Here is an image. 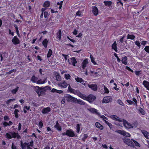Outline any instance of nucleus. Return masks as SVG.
Listing matches in <instances>:
<instances>
[{"instance_id":"1","label":"nucleus","mask_w":149,"mask_h":149,"mask_svg":"<svg viewBox=\"0 0 149 149\" xmlns=\"http://www.w3.org/2000/svg\"><path fill=\"white\" fill-rule=\"evenodd\" d=\"M5 136L6 138L8 139H11L12 138H17L18 139L21 138L20 136L18 133H16L14 132H9L6 134Z\"/></svg>"},{"instance_id":"2","label":"nucleus","mask_w":149,"mask_h":149,"mask_svg":"<svg viewBox=\"0 0 149 149\" xmlns=\"http://www.w3.org/2000/svg\"><path fill=\"white\" fill-rule=\"evenodd\" d=\"M33 146V142L32 141L29 143L24 142L23 143L22 141H21V146L22 149H32L30 147Z\"/></svg>"},{"instance_id":"3","label":"nucleus","mask_w":149,"mask_h":149,"mask_svg":"<svg viewBox=\"0 0 149 149\" xmlns=\"http://www.w3.org/2000/svg\"><path fill=\"white\" fill-rule=\"evenodd\" d=\"M64 97L66 98V101L68 102H71L73 103L76 102V98L69 94H66L64 96Z\"/></svg>"},{"instance_id":"4","label":"nucleus","mask_w":149,"mask_h":149,"mask_svg":"<svg viewBox=\"0 0 149 149\" xmlns=\"http://www.w3.org/2000/svg\"><path fill=\"white\" fill-rule=\"evenodd\" d=\"M123 140L124 142L126 144L134 148V146L133 142H132V140H130L127 138H124L123 139Z\"/></svg>"},{"instance_id":"5","label":"nucleus","mask_w":149,"mask_h":149,"mask_svg":"<svg viewBox=\"0 0 149 149\" xmlns=\"http://www.w3.org/2000/svg\"><path fill=\"white\" fill-rule=\"evenodd\" d=\"M85 98L83 99L84 100H86L90 103L93 102L96 99V97L93 95L90 94L87 97L85 95Z\"/></svg>"},{"instance_id":"6","label":"nucleus","mask_w":149,"mask_h":149,"mask_svg":"<svg viewBox=\"0 0 149 149\" xmlns=\"http://www.w3.org/2000/svg\"><path fill=\"white\" fill-rule=\"evenodd\" d=\"M49 87L47 86L45 87H41L39 93L38 95L39 96L45 95V92L46 91L47 89H48Z\"/></svg>"},{"instance_id":"7","label":"nucleus","mask_w":149,"mask_h":149,"mask_svg":"<svg viewBox=\"0 0 149 149\" xmlns=\"http://www.w3.org/2000/svg\"><path fill=\"white\" fill-rule=\"evenodd\" d=\"M73 93L77 95L82 99L85 98V95L82 94L79 91L75 90Z\"/></svg>"},{"instance_id":"8","label":"nucleus","mask_w":149,"mask_h":149,"mask_svg":"<svg viewBox=\"0 0 149 149\" xmlns=\"http://www.w3.org/2000/svg\"><path fill=\"white\" fill-rule=\"evenodd\" d=\"M124 125L125 127L128 128H132L133 126L130 123L128 122L126 120L123 119Z\"/></svg>"},{"instance_id":"9","label":"nucleus","mask_w":149,"mask_h":149,"mask_svg":"<svg viewBox=\"0 0 149 149\" xmlns=\"http://www.w3.org/2000/svg\"><path fill=\"white\" fill-rule=\"evenodd\" d=\"M112 99L110 96H106L104 97L102 100V103H107L111 102Z\"/></svg>"},{"instance_id":"10","label":"nucleus","mask_w":149,"mask_h":149,"mask_svg":"<svg viewBox=\"0 0 149 149\" xmlns=\"http://www.w3.org/2000/svg\"><path fill=\"white\" fill-rule=\"evenodd\" d=\"M132 100L133 101L131 100H127V102L130 105L133 104L136 106L137 107V101L136 99L135 98H133Z\"/></svg>"},{"instance_id":"11","label":"nucleus","mask_w":149,"mask_h":149,"mask_svg":"<svg viewBox=\"0 0 149 149\" xmlns=\"http://www.w3.org/2000/svg\"><path fill=\"white\" fill-rule=\"evenodd\" d=\"M12 42L15 45H17L20 42V41L17 36H15L12 40Z\"/></svg>"},{"instance_id":"12","label":"nucleus","mask_w":149,"mask_h":149,"mask_svg":"<svg viewBox=\"0 0 149 149\" xmlns=\"http://www.w3.org/2000/svg\"><path fill=\"white\" fill-rule=\"evenodd\" d=\"M57 85L61 88H65L67 87L68 84L65 81H63L62 82L58 84Z\"/></svg>"},{"instance_id":"13","label":"nucleus","mask_w":149,"mask_h":149,"mask_svg":"<svg viewBox=\"0 0 149 149\" xmlns=\"http://www.w3.org/2000/svg\"><path fill=\"white\" fill-rule=\"evenodd\" d=\"M67 136L71 137H74L75 136V134L74 131L72 130L69 129L67 130Z\"/></svg>"},{"instance_id":"14","label":"nucleus","mask_w":149,"mask_h":149,"mask_svg":"<svg viewBox=\"0 0 149 149\" xmlns=\"http://www.w3.org/2000/svg\"><path fill=\"white\" fill-rule=\"evenodd\" d=\"M141 132L145 137L147 139H149V133L145 130H141Z\"/></svg>"},{"instance_id":"15","label":"nucleus","mask_w":149,"mask_h":149,"mask_svg":"<svg viewBox=\"0 0 149 149\" xmlns=\"http://www.w3.org/2000/svg\"><path fill=\"white\" fill-rule=\"evenodd\" d=\"M88 63V60L87 59H85L84 61L82 63V69L81 70L82 72H84V71L83 70L86 67V65Z\"/></svg>"},{"instance_id":"16","label":"nucleus","mask_w":149,"mask_h":149,"mask_svg":"<svg viewBox=\"0 0 149 149\" xmlns=\"http://www.w3.org/2000/svg\"><path fill=\"white\" fill-rule=\"evenodd\" d=\"M70 60L71 61V63L74 66H75V64L77 63V61L76 60L75 58L74 57H72L70 58ZM68 61L69 63V64H71V63H70V60L69 59L68 60Z\"/></svg>"},{"instance_id":"17","label":"nucleus","mask_w":149,"mask_h":149,"mask_svg":"<svg viewBox=\"0 0 149 149\" xmlns=\"http://www.w3.org/2000/svg\"><path fill=\"white\" fill-rule=\"evenodd\" d=\"M92 12L95 15H97L98 14V8L95 6L93 7Z\"/></svg>"},{"instance_id":"18","label":"nucleus","mask_w":149,"mask_h":149,"mask_svg":"<svg viewBox=\"0 0 149 149\" xmlns=\"http://www.w3.org/2000/svg\"><path fill=\"white\" fill-rule=\"evenodd\" d=\"M88 86L89 88H91L92 90L94 91H96L97 89V85L96 84H88Z\"/></svg>"},{"instance_id":"19","label":"nucleus","mask_w":149,"mask_h":149,"mask_svg":"<svg viewBox=\"0 0 149 149\" xmlns=\"http://www.w3.org/2000/svg\"><path fill=\"white\" fill-rule=\"evenodd\" d=\"M111 119L113 120L118 121L120 122H123V120H122L120 118H119L115 115L112 116H111Z\"/></svg>"},{"instance_id":"20","label":"nucleus","mask_w":149,"mask_h":149,"mask_svg":"<svg viewBox=\"0 0 149 149\" xmlns=\"http://www.w3.org/2000/svg\"><path fill=\"white\" fill-rule=\"evenodd\" d=\"M50 111L51 109L50 107H47L44 108L42 110V113L44 114H45L48 113Z\"/></svg>"},{"instance_id":"21","label":"nucleus","mask_w":149,"mask_h":149,"mask_svg":"<svg viewBox=\"0 0 149 149\" xmlns=\"http://www.w3.org/2000/svg\"><path fill=\"white\" fill-rule=\"evenodd\" d=\"M38 78L36 77L35 75H33L31 79V81L33 83H36L38 81Z\"/></svg>"},{"instance_id":"22","label":"nucleus","mask_w":149,"mask_h":149,"mask_svg":"<svg viewBox=\"0 0 149 149\" xmlns=\"http://www.w3.org/2000/svg\"><path fill=\"white\" fill-rule=\"evenodd\" d=\"M56 38H58L60 40L61 36V30H59L58 32L56 33Z\"/></svg>"},{"instance_id":"23","label":"nucleus","mask_w":149,"mask_h":149,"mask_svg":"<svg viewBox=\"0 0 149 149\" xmlns=\"http://www.w3.org/2000/svg\"><path fill=\"white\" fill-rule=\"evenodd\" d=\"M95 125L97 128L99 129L100 130H102L103 129V126L98 122L95 123Z\"/></svg>"},{"instance_id":"24","label":"nucleus","mask_w":149,"mask_h":149,"mask_svg":"<svg viewBox=\"0 0 149 149\" xmlns=\"http://www.w3.org/2000/svg\"><path fill=\"white\" fill-rule=\"evenodd\" d=\"M121 61L125 65H127V58L126 56L123 57Z\"/></svg>"},{"instance_id":"25","label":"nucleus","mask_w":149,"mask_h":149,"mask_svg":"<svg viewBox=\"0 0 149 149\" xmlns=\"http://www.w3.org/2000/svg\"><path fill=\"white\" fill-rule=\"evenodd\" d=\"M88 110L92 113H96L98 115H99L100 114L97 112V110L95 108H91L88 109Z\"/></svg>"},{"instance_id":"26","label":"nucleus","mask_w":149,"mask_h":149,"mask_svg":"<svg viewBox=\"0 0 149 149\" xmlns=\"http://www.w3.org/2000/svg\"><path fill=\"white\" fill-rule=\"evenodd\" d=\"M78 103L81 105H84L85 104V102L83 101L80 99L78 100L77 98H76V102H75V103Z\"/></svg>"},{"instance_id":"27","label":"nucleus","mask_w":149,"mask_h":149,"mask_svg":"<svg viewBox=\"0 0 149 149\" xmlns=\"http://www.w3.org/2000/svg\"><path fill=\"white\" fill-rule=\"evenodd\" d=\"M54 127L58 131H61V128L60 125L58 121L56 122V124L54 125Z\"/></svg>"},{"instance_id":"28","label":"nucleus","mask_w":149,"mask_h":149,"mask_svg":"<svg viewBox=\"0 0 149 149\" xmlns=\"http://www.w3.org/2000/svg\"><path fill=\"white\" fill-rule=\"evenodd\" d=\"M143 84L148 90H149V82L144 80L143 81Z\"/></svg>"},{"instance_id":"29","label":"nucleus","mask_w":149,"mask_h":149,"mask_svg":"<svg viewBox=\"0 0 149 149\" xmlns=\"http://www.w3.org/2000/svg\"><path fill=\"white\" fill-rule=\"evenodd\" d=\"M55 75L56 80L58 81H61V78L59 74L57 73Z\"/></svg>"},{"instance_id":"30","label":"nucleus","mask_w":149,"mask_h":149,"mask_svg":"<svg viewBox=\"0 0 149 149\" xmlns=\"http://www.w3.org/2000/svg\"><path fill=\"white\" fill-rule=\"evenodd\" d=\"M33 87L34 88L35 91L36 92L38 95L39 93V91H40L41 87H39L38 86H33Z\"/></svg>"},{"instance_id":"31","label":"nucleus","mask_w":149,"mask_h":149,"mask_svg":"<svg viewBox=\"0 0 149 149\" xmlns=\"http://www.w3.org/2000/svg\"><path fill=\"white\" fill-rule=\"evenodd\" d=\"M116 45V41H115L112 45V47L113 49H114L116 52H117V50Z\"/></svg>"},{"instance_id":"32","label":"nucleus","mask_w":149,"mask_h":149,"mask_svg":"<svg viewBox=\"0 0 149 149\" xmlns=\"http://www.w3.org/2000/svg\"><path fill=\"white\" fill-rule=\"evenodd\" d=\"M122 135L125 136L130 137V135L129 133L124 130H123Z\"/></svg>"},{"instance_id":"33","label":"nucleus","mask_w":149,"mask_h":149,"mask_svg":"<svg viewBox=\"0 0 149 149\" xmlns=\"http://www.w3.org/2000/svg\"><path fill=\"white\" fill-rule=\"evenodd\" d=\"M75 79L78 82L82 83L84 82V80L81 78L78 77L75 78Z\"/></svg>"},{"instance_id":"34","label":"nucleus","mask_w":149,"mask_h":149,"mask_svg":"<svg viewBox=\"0 0 149 149\" xmlns=\"http://www.w3.org/2000/svg\"><path fill=\"white\" fill-rule=\"evenodd\" d=\"M135 38V36L133 35L128 34L127 36V39L131 40H134Z\"/></svg>"},{"instance_id":"35","label":"nucleus","mask_w":149,"mask_h":149,"mask_svg":"<svg viewBox=\"0 0 149 149\" xmlns=\"http://www.w3.org/2000/svg\"><path fill=\"white\" fill-rule=\"evenodd\" d=\"M46 80V79H45L43 80H42V79H40L39 80H38L37 81V84H43L45 83Z\"/></svg>"},{"instance_id":"36","label":"nucleus","mask_w":149,"mask_h":149,"mask_svg":"<svg viewBox=\"0 0 149 149\" xmlns=\"http://www.w3.org/2000/svg\"><path fill=\"white\" fill-rule=\"evenodd\" d=\"M68 90L69 91L72 93H73L74 91L75 90L74 89L72 88L70 86V85L69 84H68Z\"/></svg>"},{"instance_id":"37","label":"nucleus","mask_w":149,"mask_h":149,"mask_svg":"<svg viewBox=\"0 0 149 149\" xmlns=\"http://www.w3.org/2000/svg\"><path fill=\"white\" fill-rule=\"evenodd\" d=\"M50 5L49 2L48 1H46L44 3L43 6L45 7H47Z\"/></svg>"},{"instance_id":"38","label":"nucleus","mask_w":149,"mask_h":149,"mask_svg":"<svg viewBox=\"0 0 149 149\" xmlns=\"http://www.w3.org/2000/svg\"><path fill=\"white\" fill-rule=\"evenodd\" d=\"M139 110L140 112L142 115H144L145 113V111L141 108L139 107Z\"/></svg>"},{"instance_id":"39","label":"nucleus","mask_w":149,"mask_h":149,"mask_svg":"<svg viewBox=\"0 0 149 149\" xmlns=\"http://www.w3.org/2000/svg\"><path fill=\"white\" fill-rule=\"evenodd\" d=\"M104 3L106 6H110L111 4V1H104Z\"/></svg>"},{"instance_id":"40","label":"nucleus","mask_w":149,"mask_h":149,"mask_svg":"<svg viewBox=\"0 0 149 149\" xmlns=\"http://www.w3.org/2000/svg\"><path fill=\"white\" fill-rule=\"evenodd\" d=\"M47 42L48 41L47 39H45L42 42V44L45 47H47Z\"/></svg>"},{"instance_id":"41","label":"nucleus","mask_w":149,"mask_h":149,"mask_svg":"<svg viewBox=\"0 0 149 149\" xmlns=\"http://www.w3.org/2000/svg\"><path fill=\"white\" fill-rule=\"evenodd\" d=\"M52 54V51L51 49H49V50L47 54V56L49 58L50 57Z\"/></svg>"},{"instance_id":"42","label":"nucleus","mask_w":149,"mask_h":149,"mask_svg":"<svg viewBox=\"0 0 149 149\" xmlns=\"http://www.w3.org/2000/svg\"><path fill=\"white\" fill-rule=\"evenodd\" d=\"M64 75L65 79L67 80L70 79V78L71 77L70 75V74H64Z\"/></svg>"},{"instance_id":"43","label":"nucleus","mask_w":149,"mask_h":149,"mask_svg":"<svg viewBox=\"0 0 149 149\" xmlns=\"http://www.w3.org/2000/svg\"><path fill=\"white\" fill-rule=\"evenodd\" d=\"M15 99H10L7 101L6 102V104L8 105L12 101H13L15 100Z\"/></svg>"},{"instance_id":"44","label":"nucleus","mask_w":149,"mask_h":149,"mask_svg":"<svg viewBox=\"0 0 149 149\" xmlns=\"http://www.w3.org/2000/svg\"><path fill=\"white\" fill-rule=\"evenodd\" d=\"M19 88V87H17L15 89H13L12 91V93L15 94L17 91L18 90Z\"/></svg>"},{"instance_id":"45","label":"nucleus","mask_w":149,"mask_h":149,"mask_svg":"<svg viewBox=\"0 0 149 149\" xmlns=\"http://www.w3.org/2000/svg\"><path fill=\"white\" fill-rule=\"evenodd\" d=\"M104 90L105 91V93H109V91L108 89L105 86H104Z\"/></svg>"},{"instance_id":"46","label":"nucleus","mask_w":149,"mask_h":149,"mask_svg":"<svg viewBox=\"0 0 149 149\" xmlns=\"http://www.w3.org/2000/svg\"><path fill=\"white\" fill-rule=\"evenodd\" d=\"M90 57L91 60V61L95 65L96 64V62L94 61V58L92 56V55H90Z\"/></svg>"},{"instance_id":"47","label":"nucleus","mask_w":149,"mask_h":149,"mask_svg":"<svg viewBox=\"0 0 149 149\" xmlns=\"http://www.w3.org/2000/svg\"><path fill=\"white\" fill-rule=\"evenodd\" d=\"M133 142L134 143L135 145L136 146H138L139 147H140V144L139 143H138L136 141L134 140H133Z\"/></svg>"},{"instance_id":"48","label":"nucleus","mask_w":149,"mask_h":149,"mask_svg":"<svg viewBox=\"0 0 149 149\" xmlns=\"http://www.w3.org/2000/svg\"><path fill=\"white\" fill-rule=\"evenodd\" d=\"M76 127L77 130L76 132L77 133H79L80 130V127L79 124H77Z\"/></svg>"},{"instance_id":"49","label":"nucleus","mask_w":149,"mask_h":149,"mask_svg":"<svg viewBox=\"0 0 149 149\" xmlns=\"http://www.w3.org/2000/svg\"><path fill=\"white\" fill-rule=\"evenodd\" d=\"M135 44L138 47H140L141 46L140 43L138 41H136L135 42Z\"/></svg>"},{"instance_id":"50","label":"nucleus","mask_w":149,"mask_h":149,"mask_svg":"<svg viewBox=\"0 0 149 149\" xmlns=\"http://www.w3.org/2000/svg\"><path fill=\"white\" fill-rule=\"evenodd\" d=\"M100 117L102 118L103 120L105 122L107 121L106 120L107 119V118L105 116H104L102 115L100 116Z\"/></svg>"},{"instance_id":"51","label":"nucleus","mask_w":149,"mask_h":149,"mask_svg":"<svg viewBox=\"0 0 149 149\" xmlns=\"http://www.w3.org/2000/svg\"><path fill=\"white\" fill-rule=\"evenodd\" d=\"M145 50L148 53H149V46H146L144 48Z\"/></svg>"},{"instance_id":"52","label":"nucleus","mask_w":149,"mask_h":149,"mask_svg":"<svg viewBox=\"0 0 149 149\" xmlns=\"http://www.w3.org/2000/svg\"><path fill=\"white\" fill-rule=\"evenodd\" d=\"M114 55L117 58V61L118 62H120V59L118 58L117 55V54L116 53H114Z\"/></svg>"},{"instance_id":"53","label":"nucleus","mask_w":149,"mask_h":149,"mask_svg":"<svg viewBox=\"0 0 149 149\" xmlns=\"http://www.w3.org/2000/svg\"><path fill=\"white\" fill-rule=\"evenodd\" d=\"M117 102L120 105L122 106H124V104L122 101L120 100H117Z\"/></svg>"},{"instance_id":"54","label":"nucleus","mask_w":149,"mask_h":149,"mask_svg":"<svg viewBox=\"0 0 149 149\" xmlns=\"http://www.w3.org/2000/svg\"><path fill=\"white\" fill-rule=\"evenodd\" d=\"M126 69L128 70L129 71L131 72H133V71L128 66H126L125 67Z\"/></svg>"},{"instance_id":"55","label":"nucleus","mask_w":149,"mask_h":149,"mask_svg":"<svg viewBox=\"0 0 149 149\" xmlns=\"http://www.w3.org/2000/svg\"><path fill=\"white\" fill-rule=\"evenodd\" d=\"M44 17L46 18L48 16V13L46 11L44 12L43 13V14Z\"/></svg>"},{"instance_id":"56","label":"nucleus","mask_w":149,"mask_h":149,"mask_svg":"<svg viewBox=\"0 0 149 149\" xmlns=\"http://www.w3.org/2000/svg\"><path fill=\"white\" fill-rule=\"evenodd\" d=\"M140 71H135V73L136 75L139 76L140 74Z\"/></svg>"},{"instance_id":"57","label":"nucleus","mask_w":149,"mask_h":149,"mask_svg":"<svg viewBox=\"0 0 149 149\" xmlns=\"http://www.w3.org/2000/svg\"><path fill=\"white\" fill-rule=\"evenodd\" d=\"M116 132L122 135V132H123V130H118L116 131Z\"/></svg>"},{"instance_id":"58","label":"nucleus","mask_w":149,"mask_h":149,"mask_svg":"<svg viewBox=\"0 0 149 149\" xmlns=\"http://www.w3.org/2000/svg\"><path fill=\"white\" fill-rule=\"evenodd\" d=\"M22 125L20 123H19L18 124V129L19 131L21 130V127Z\"/></svg>"},{"instance_id":"59","label":"nucleus","mask_w":149,"mask_h":149,"mask_svg":"<svg viewBox=\"0 0 149 149\" xmlns=\"http://www.w3.org/2000/svg\"><path fill=\"white\" fill-rule=\"evenodd\" d=\"M81 12L80 11H79L77 12L76 15L77 16H80L81 15Z\"/></svg>"},{"instance_id":"60","label":"nucleus","mask_w":149,"mask_h":149,"mask_svg":"<svg viewBox=\"0 0 149 149\" xmlns=\"http://www.w3.org/2000/svg\"><path fill=\"white\" fill-rule=\"evenodd\" d=\"M47 131H48V132L50 131V133L52 132H53L51 130V129L49 127H47Z\"/></svg>"},{"instance_id":"61","label":"nucleus","mask_w":149,"mask_h":149,"mask_svg":"<svg viewBox=\"0 0 149 149\" xmlns=\"http://www.w3.org/2000/svg\"><path fill=\"white\" fill-rule=\"evenodd\" d=\"M9 34H11L13 36L14 35V33L11 32V31L10 29H9Z\"/></svg>"},{"instance_id":"62","label":"nucleus","mask_w":149,"mask_h":149,"mask_svg":"<svg viewBox=\"0 0 149 149\" xmlns=\"http://www.w3.org/2000/svg\"><path fill=\"white\" fill-rule=\"evenodd\" d=\"M62 56L64 57V58L65 60H67V57L68 56V55H66L64 54H62Z\"/></svg>"},{"instance_id":"63","label":"nucleus","mask_w":149,"mask_h":149,"mask_svg":"<svg viewBox=\"0 0 149 149\" xmlns=\"http://www.w3.org/2000/svg\"><path fill=\"white\" fill-rule=\"evenodd\" d=\"M39 126L40 127H42L43 124H42V121H40L39 123Z\"/></svg>"},{"instance_id":"64","label":"nucleus","mask_w":149,"mask_h":149,"mask_svg":"<svg viewBox=\"0 0 149 149\" xmlns=\"http://www.w3.org/2000/svg\"><path fill=\"white\" fill-rule=\"evenodd\" d=\"M11 147L12 149H16V146L14 145V143H13L12 144Z\"/></svg>"}]
</instances>
